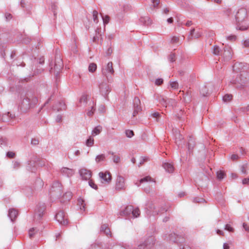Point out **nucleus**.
Instances as JSON below:
<instances>
[{"mask_svg": "<svg viewBox=\"0 0 249 249\" xmlns=\"http://www.w3.org/2000/svg\"><path fill=\"white\" fill-rule=\"evenodd\" d=\"M113 64L109 62L105 68H103L102 72L104 77L103 81L99 85L101 94L107 99V95L111 91V88L108 83H111L113 82L112 76L114 73V70L113 68Z\"/></svg>", "mask_w": 249, "mask_h": 249, "instance_id": "nucleus-1", "label": "nucleus"}, {"mask_svg": "<svg viewBox=\"0 0 249 249\" xmlns=\"http://www.w3.org/2000/svg\"><path fill=\"white\" fill-rule=\"evenodd\" d=\"M37 102V98L32 91L23 90L20 94L18 108L21 112H27L33 107Z\"/></svg>", "mask_w": 249, "mask_h": 249, "instance_id": "nucleus-2", "label": "nucleus"}, {"mask_svg": "<svg viewBox=\"0 0 249 249\" xmlns=\"http://www.w3.org/2000/svg\"><path fill=\"white\" fill-rule=\"evenodd\" d=\"M49 67L50 68V72L52 73L53 71V74L55 75L56 80L57 81L60 71L63 67V62L62 58H61L60 51L58 49H57L55 50V59L53 67L52 60L49 62Z\"/></svg>", "mask_w": 249, "mask_h": 249, "instance_id": "nucleus-3", "label": "nucleus"}, {"mask_svg": "<svg viewBox=\"0 0 249 249\" xmlns=\"http://www.w3.org/2000/svg\"><path fill=\"white\" fill-rule=\"evenodd\" d=\"M236 21L237 22V30L244 31L248 29V27L245 25H241L240 22L245 21L247 18V11L244 8L239 9L236 12L235 16Z\"/></svg>", "mask_w": 249, "mask_h": 249, "instance_id": "nucleus-4", "label": "nucleus"}, {"mask_svg": "<svg viewBox=\"0 0 249 249\" xmlns=\"http://www.w3.org/2000/svg\"><path fill=\"white\" fill-rule=\"evenodd\" d=\"M249 80V73L247 71H243L236 75L234 80V87L241 88L246 86Z\"/></svg>", "mask_w": 249, "mask_h": 249, "instance_id": "nucleus-5", "label": "nucleus"}, {"mask_svg": "<svg viewBox=\"0 0 249 249\" xmlns=\"http://www.w3.org/2000/svg\"><path fill=\"white\" fill-rule=\"evenodd\" d=\"M62 193V185L58 181L53 182L50 190L51 197L59 198Z\"/></svg>", "mask_w": 249, "mask_h": 249, "instance_id": "nucleus-6", "label": "nucleus"}, {"mask_svg": "<svg viewBox=\"0 0 249 249\" xmlns=\"http://www.w3.org/2000/svg\"><path fill=\"white\" fill-rule=\"evenodd\" d=\"M155 242V237L150 236L138 246L137 249H150Z\"/></svg>", "mask_w": 249, "mask_h": 249, "instance_id": "nucleus-7", "label": "nucleus"}, {"mask_svg": "<svg viewBox=\"0 0 249 249\" xmlns=\"http://www.w3.org/2000/svg\"><path fill=\"white\" fill-rule=\"evenodd\" d=\"M164 239L174 243H183L184 239L181 235H178L174 232H171L169 234H165Z\"/></svg>", "mask_w": 249, "mask_h": 249, "instance_id": "nucleus-8", "label": "nucleus"}, {"mask_svg": "<svg viewBox=\"0 0 249 249\" xmlns=\"http://www.w3.org/2000/svg\"><path fill=\"white\" fill-rule=\"evenodd\" d=\"M145 209L147 215L149 217L151 215L155 216L159 214V211H157L152 201H148L146 203Z\"/></svg>", "mask_w": 249, "mask_h": 249, "instance_id": "nucleus-9", "label": "nucleus"}, {"mask_svg": "<svg viewBox=\"0 0 249 249\" xmlns=\"http://www.w3.org/2000/svg\"><path fill=\"white\" fill-rule=\"evenodd\" d=\"M37 164L41 166L45 165L44 160L40 161L39 159L36 157L34 160L28 161V165L27 169L31 172H35L36 170V164Z\"/></svg>", "mask_w": 249, "mask_h": 249, "instance_id": "nucleus-10", "label": "nucleus"}, {"mask_svg": "<svg viewBox=\"0 0 249 249\" xmlns=\"http://www.w3.org/2000/svg\"><path fill=\"white\" fill-rule=\"evenodd\" d=\"M55 218L62 225L66 226L68 224V219L66 218V215L63 211L58 212L55 214Z\"/></svg>", "mask_w": 249, "mask_h": 249, "instance_id": "nucleus-11", "label": "nucleus"}, {"mask_svg": "<svg viewBox=\"0 0 249 249\" xmlns=\"http://www.w3.org/2000/svg\"><path fill=\"white\" fill-rule=\"evenodd\" d=\"M141 101L138 97H135L133 100V117L136 116L137 114L142 110V107L140 106Z\"/></svg>", "mask_w": 249, "mask_h": 249, "instance_id": "nucleus-12", "label": "nucleus"}, {"mask_svg": "<svg viewBox=\"0 0 249 249\" xmlns=\"http://www.w3.org/2000/svg\"><path fill=\"white\" fill-rule=\"evenodd\" d=\"M46 206L44 203H39L37 206L35 217L37 219H40L43 215Z\"/></svg>", "mask_w": 249, "mask_h": 249, "instance_id": "nucleus-13", "label": "nucleus"}, {"mask_svg": "<svg viewBox=\"0 0 249 249\" xmlns=\"http://www.w3.org/2000/svg\"><path fill=\"white\" fill-rule=\"evenodd\" d=\"M125 189L124 179L121 176H118L116 181V189L122 190Z\"/></svg>", "mask_w": 249, "mask_h": 249, "instance_id": "nucleus-14", "label": "nucleus"}, {"mask_svg": "<svg viewBox=\"0 0 249 249\" xmlns=\"http://www.w3.org/2000/svg\"><path fill=\"white\" fill-rule=\"evenodd\" d=\"M133 210V206L132 205H128L120 212V214L122 216L130 217L131 216Z\"/></svg>", "mask_w": 249, "mask_h": 249, "instance_id": "nucleus-15", "label": "nucleus"}, {"mask_svg": "<svg viewBox=\"0 0 249 249\" xmlns=\"http://www.w3.org/2000/svg\"><path fill=\"white\" fill-rule=\"evenodd\" d=\"M99 176L102 180L107 183H109L112 179L110 173L107 171L105 172H100Z\"/></svg>", "mask_w": 249, "mask_h": 249, "instance_id": "nucleus-16", "label": "nucleus"}, {"mask_svg": "<svg viewBox=\"0 0 249 249\" xmlns=\"http://www.w3.org/2000/svg\"><path fill=\"white\" fill-rule=\"evenodd\" d=\"M99 40L101 42L103 41V38L101 34V28L98 27L95 30V35L92 38V41L95 43H98Z\"/></svg>", "mask_w": 249, "mask_h": 249, "instance_id": "nucleus-17", "label": "nucleus"}, {"mask_svg": "<svg viewBox=\"0 0 249 249\" xmlns=\"http://www.w3.org/2000/svg\"><path fill=\"white\" fill-rule=\"evenodd\" d=\"M79 173L82 178L85 180H88L91 177V172L86 169H81Z\"/></svg>", "mask_w": 249, "mask_h": 249, "instance_id": "nucleus-18", "label": "nucleus"}, {"mask_svg": "<svg viewBox=\"0 0 249 249\" xmlns=\"http://www.w3.org/2000/svg\"><path fill=\"white\" fill-rule=\"evenodd\" d=\"M15 114H11L10 112L3 114L1 117V120L4 122H7L15 118Z\"/></svg>", "mask_w": 249, "mask_h": 249, "instance_id": "nucleus-19", "label": "nucleus"}, {"mask_svg": "<svg viewBox=\"0 0 249 249\" xmlns=\"http://www.w3.org/2000/svg\"><path fill=\"white\" fill-rule=\"evenodd\" d=\"M66 106L65 103L63 101H60L59 102L58 105H55L53 106V110H56L57 111H60L63 110H65L66 109Z\"/></svg>", "mask_w": 249, "mask_h": 249, "instance_id": "nucleus-20", "label": "nucleus"}, {"mask_svg": "<svg viewBox=\"0 0 249 249\" xmlns=\"http://www.w3.org/2000/svg\"><path fill=\"white\" fill-rule=\"evenodd\" d=\"M201 36V33L199 32H195V28H193L191 30L189 35L188 36V38L189 40L192 39L193 38H198Z\"/></svg>", "mask_w": 249, "mask_h": 249, "instance_id": "nucleus-21", "label": "nucleus"}, {"mask_svg": "<svg viewBox=\"0 0 249 249\" xmlns=\"http://www.w3.org/2000/svg\"><path fill=\"white\" fill-rule=\"evenodd\" d=\"M232 49L230 47L229 48L227 47L226 46L224 48L223 56L224 57H226L227 59H230L232 57Z\"/></svg>", "mask_w": 249, "mask_h": 249, "instance_id": "nucleus-22", "label": "nucleus"}, {"mask_svg": "<svg viewBox=\"0 0 249 249\" xmlns=\"http://www.w3.org/2000/svg\"><path fill=\"white\" fill-rule=\"evenodd\" d=\"M175 139L176 144L179 146L182 144L184 138L179 132L177 131L175 134Z\"/></svg>", "mask_w": 249, "mask_h": 249, "instance_id": "nucleus-23", "label": "nucleus"}, {"mask_svg": "<svg viewBox=\"0 0 249 249\" xmlns=\"http://www.w3.org/2000/svg\"><path fill=\"white\" fill-rule=\"evenodd\" d=\"M18 214V211L14 209H11L9 210L8 216L11 221L13 222Z\"/></svg>", "mask_w": 249, "mask_h": 249, "instance_id": "nucleus-24", "label": "nucleus"}, {"mask_svg": "<svg viewBox=\"0 0 249 249\" xmlns=\"http://www.w3.org/2000/svg\"><path fill=\"white\" fill-rule=\"evenodd\" d=\"M139 20L141 24L145 26H149L152 23V20L148 17H141Z\"/></svg>", "mask_w": 249, "mask_h": 249, "instance_id": "nucleus-25", "label": "nucleus"}, {"mask_svg": "<svg viewBox=\"0 0 249 249\" xmlns=\"http://www.w3.org/2000/svg\"><path fill=\"white\" fill-rule=\"evenodd\" d=\"M247 66L243 63H234V68H236V71H239L240 72L243 71H246V69Z\"/></svg>", "mask_w": 249, "mask_h": 249, "instance_id": "nucleus-26", "label": "nucleus"}, {"mask_svg": "<svg viewBox=\"0 0 249 249\" xmlns=\"http://www.w3.org/2000/svg\"><path fill=\"white\" fill-rule=\"evenodd\" d=\"M61 172L63 175L66 176L68 177L71 176L73 174V171L72 169L66 167L62 168Z\"/></svg>", "mask_w": 249, "mask_h": 249, "instance_id": "nucleus-27", "label": "nucleus"}, {"mask_svg": "<svg viewBox=\"0 0 249 249\" xmlns=\"http://www.w3.org/2000/svg\"><path fill=\"white\" fill-rule=\"evenodd\" d=\"M163 167L168 173H173L174 170V168L171 163L168 162L163 163L162 164Z\"/></svg>", "mask_w": 249, "mask_h": 249, "instance_id": "nucleus-28", "label": "nucleus"}, {"mask_svg": "<svg viewBox=\"0 0 249 249\" xmlns=\"http://www.w3.org/2000/svg\"><path fill=\"white\" fill-rule=\"evenodd\" d=\"M245 154V150L242 147H239L237 151H236V153H234V160L238 159L241 158V156H243Z\"/></svg>", "mask_w": 249, "mask_h": 249, "instance_id": "nucleus-29", "label": "nucleus"}, {"mask_svg": "<svg viewBox=\"0 0 249 249\" xmlns=\"http://www.w3.org/2000/svg\"><path fill=\"white\" fill-rule=\"evenodd\" d=\"M58 7L57 4L55 1H52L51 6H50V9L53 14L54 18H56V15H57L56 11L58 9Z\"/></svg>", "mask_w": 249, "mask_h": 249, "instance_id": "nucleus-30", "label": "nucleus"}, {"mask_svg": "<svg viewBox=\"0 0 249 249\" xmlns=\"http://www.w3.org/2000/svg\"><path fill=\"white\" fill-rule=\"evenodd\" d=\"M195 142L193 138L190 137L188 142V149L189 153L192 151L195 147Z\"/></svg>", "mask_w": 249, "mask_h": 249, "instance_id": "nucleus-31", "label": "nucleus"}, {"mask_svg": "<svg viewBox=\"0 0 249 249\" xmlns=\"http://www.w3.org/2000/svg\"><path fill=\"white\" fill-rule=\"evenodd\" d=\"M233 98V95L231 94H226L222 97V100L225 103H228L231 102Z\"/></svg>", "mask_w": 249, "mask_h": 249, "instance_id": "nucleus-32", "label": "nucleus"}, {"mask_svg": "<svg viewBox=\"0 0 249 249\" xmlns=\"http://www.w3.org/2000/svg\"><path fill=\"white\" fill-rule=\"evenodd\" d=\"M77 205L79 206L81 210L85 211L86 203L83 199L81 198H78L77 200Z\"/></svg>", "mask_w": 249, "mask_h": 249, "instance_id": "nucleus-33", "label": "nucleus"}, {"mask_svg": "<svg viewBox=\"0 0 249 249\" xmlns=\"http://www.w3.org/2000/svg\"><path fill=\"white\" fill-rule=\"evenodd\" d=\"M72 197V193L71 192H67L63 195L62 199L64 201H70Z\"/></svg>", "mask_w": 249, "mask_h": 249, "instance_id": "nucleus-34", "label": "nucleus"}, {"mask_svg": "<svg viewBox=\"0 0 249 249\" xmlns=\"http://www.w3.org/2000/svg\"><path fill=\"white\" fill-rule=\"evenodd\" d=\"M102 130V127L100 125L95 127L92 131V135L96 136L99 134Z\"/></svg>", "mask_w": 249, "mask_h": 249, "instance_id": "nucleus-35", "label": "nucleus"}, {"mask_svg": "<svg viewBox=\"0 0 249 249\" xmlns=\"http://www.w3.org/2000/svg\"><path fill=\"white\" fill-rule=\"evenodd\" d=\"M200 93L203 96H207L209 94L208 89L206 85L201 88Z\"/></svg>", "mask_w": 249, "mask_h": 249, "instance_id": "nucleus-36", "label": "nucleus"}, {"mask_svg": "<svg viewBox=\"0 0 249 249\" xmlns=\"http://www.w3.org/2000/svg\"><path fill=\"white\" fill-rule=\"evenodd\" d=\"M95 110L94 102H92V105L90 108L88 109L87 114L88 116L90 117L93 115L94 112Z\"/></svg>", "mask_w": 249, "mask_h": 249, "instance_id": "nucleus-37", "label": "nucleus"}, {"mask_svg": "<svg viewBox=\"0 0 249 249\" xmlns=\"http://www.w3.org/2000/svg\"><path fill=\"white\" fill-rule=\"evenodd\" d=\"M23 193L27 196H31L33 193V189L29 186L26 187L23 189Z\"/></svg>", "mask_w": 249, "mask_h": 249, "instance_id": "nucleus-38", "label": "nucleus"}, {"mask_svg": "<svg viewBox=\"0 0 249 249\" xmlns=\"http://www.w3.org/2000/svg\"><path fill=\"white\" fill-rule=\"evenodd\" d=\"M247 167L248 164L247 163L243 164L240 166V171L242 174L246 175L248 174L247 171Z\"/></svg>", "mask_w": 249, "mask_h": 249, "instance_id": "nucleus-39", "label": "nucleus"}, {"mask_svg": "<svg viewBox=\"0 0 249 249\" xmlns=\"http://www.w3.org/2000/svg\"><path fill=\"white\" fill-rule=\"evenodd\" d=\"M140 209L137 207L134 208L133 207V212L132 213L131 216L133 217H137L140 215Z\"/></svg>", "mask_w": 249, "mask_h": 249, "instance_id": "nucleus-40", "label": "nucleus"}, {"mask_svg": "<svg viewBox=\"0 0 249 249\" xmlns=\"http://www.w3.org/2000/svg\"><path fill=\"white\" fill-rule=\"evenodd\" d=\"M94 139L92 136H89L87 140L86 144L87 146L91 147L94 144Z\"/></svg>", "mask_w": 249, "mask_h": 249, "instance_id": "nucleus-41", "label": "nucleus"}, {"mask_svg": "<svg viewBox=\"0 0 249 249\" xmlns=\"http://www.w3.org/2000/svg\"><path fill=\"white\" fill-rule=\"evenodd\" d=\"M97 69V65L94 63L89 64L88 68L89 71L90 72H94Z\"/></svg>", "mask_w": 249, "mask_h": 249, "instance_id": "nucleus-42", "label": "nucleus"}, {"mask_svg": "<svg viewBox=\"0 0 249 249\" xmlns=\"http://www.w3.org/2000/svg\"><path fill=\"white\" fill-rule=\"evenodd\" d=\"M225 176V173L222 171H218L216 172V177L219 180H221Z\"/></svg>", "mask_w": 249, "mask_h": 249, "instance_id": "nucleus-43", "label": "nucleus"}, {"mask_svg": "<svg viewBox=\"0 0 249 249\" xmlns=\"http://www.w3.org/2000/svg\"><path fill=\"white\" fill-rule=\"evenodd\" d=\"M106 159V156L104 154H100L97 155L95 158V161L97 163H99L101 161L105 160Z\"/></svg>", "mask_w": 249, "mask_h": 249, "instance_id": "nucleus-44", "label": "nucleus"}, {"mask_svg": "<svg viewBox=\"0 0 249 249\" xmlns=\"http://www.w3.org/2000/svg\"><path fill=\"white\" fill-rule=\"evenodd\" d=\"M151 116L154 118H155L157 122L160 121V119L161 117L160 114L158 112H155L151 114Z\"/></svg>", "mask_w": 249, "mask_h": 249, "instance_id": "nucleus-45", "label": "nucleus"}, {"mask_svg": "<svg viewBox=\"0 0 249 249\" xmlns=\"http://www.w3.org/2000/svg\"><path fill=\"white\" fill-rule=\"evenodd\" d=\"M148 181H154L153 179L150 176H146L142 178H141L140 180V182L141 183H142L144 182H147Z\"/></svg>", "mask_w": 249, "mask_h": 249, "instance_id": "nucleus-46", "label": "nucleus"}, {"mask_svg": "<svg viewBox=\"0 0 249 249\" xmlns=\"http://www.w3.org/2000/svg\"><path fill=\"white\" fill-rule=\"evenodd\" d=\"M159 102L164 107H166L167 105V100L162 96H160L158 98Z\"/></svg>", "mask_w": 249, "mask_h": 249, "instance_id": "nucleus-47", "label": "nucleus"}, {"mask_svg": "<svg viewBox=\"0 0 249 249\" xmlns=\"http://www.w3.org/2000/svg\"><path fill=\"white\" fill-rule=\"evenodd\" d=\"M98 12L97 11L94 10L92 12V17H93V20L95 23H97L98 22Z\"/></svg>", "mask_w": 249, "mask_h": 249, "instance_id": "nucleus-48", "label": "nucleus"}, {"mask_svg": "<svg viewBox=\"0 0 249 249\" xmlns=\"http://www.w3.org/2000/svg\"><path fill=\"white\" fill-rule=\"evenodd\" d=\"M45 59L43 56L37 59L35 58L33 60L34 63H39V64H43L44 63Z\"/></svg>", "mask_w": 249, "mask_h": 249, "instance_id": "nucleus-49", "label": "nucleus"}, {"mask_svg": "<svg viewBox=\"0 0 249 249\" xmlns=\"http://www.w3.org/2000/svg\"><path fill=\"white\" fill-rule=\"evenodd\" d=\"M125 135L128 138H131L134 135V133L132 130H125Z\"/></svg>", "mask_w": 249, "mask_h": 249, "instance_id": "nucleus-50", "label": "nucleus"}, {"mask_svg": "<svg viewBox=\"0 0 249 249\" xmlns=\"http://www.w3.org/2000/svg\"><path fill=\"white\" fill-rule=\"evenodd\" d=\"M39 143V140L36 138H34L31 139V144L34 146L37 145Z\"/></svg>", "mask_w": 249, "mask_h": 249, "instance_id": "nucleus-51", "label": "nucleus"}, {"mask_svg": "<svg viewBox=\"0 0 249 249\" xmlns=\"http://www.w3.org/2000/svg\"><path fill=\"white\" fill-rule=\"evenodd\" d=\"M87 98L85 95H83L80 98L79 102L81 104L83 103L85 105L87 103Z\"/></svg>", "mask_w": 249, "mask_h": 249, "instance_id": "nucleus-52", "label": "nucleus"}, {"mask_svg": "<svg viewBox=\"0 0 249 249\" xmlns=\"http://www.w3.org/2000/svg\"><path fill=\"white\" fill-rule=\"evenodd\" d=\"M213 53L216 55L219 54V48L217 46H214L213 47Z\"/></svg>", "mask_w": 249, "mask_h": 249, "instance_id": "nucleus-53", "label": "nucleus"}, {"mask_svg": "<svg viewBox=\"0 0 249 249\" xmlns=\"http://www.w3.org/2000/svg\"><path fill=\"white\" fill-rule=\"evenodd\" d=\"M170 86L173 89H178V84L177 81L170 82Z\"/></svg>", "mask_w": 249, "mask_h": 249, "instance_id": "nucleus-54", "label": "nucleus"}, {"mask_svg": "<svg viewBox=\"0 0 249 249\" xmlns=\"http://www.w3.org/2000/svg\"><path fill=\"white\" fill-rule=\"evenodd\" d=\"M168 60L171 62H174L176 60V54L175 53H171L169 57H168Z\"/></svg>", "mask_w": 249, "mask_h": 249, "instance_id": "nucleus-55", "label": "nucleus"}, {"mask_svg": "<svg viewBox=\"0 0 249 249\" xmlns=\"http://www.w3.org/2000/svg\"><path fill=\"white\" fill-rule=\"evenodd\" d=\"M205 200L203 198H200L198 197H195L193 199V202L195 203H202L204 202Z\"/></svg>", "mask_w": 249, "mask_h": 249, "instance_id": "nucleus-56", "label": "nucleus"}, {"mask_svg": "<svg viewBox=\"0 0 249 249\" xmlns=\"http://www.w3.org/2000/svg\"><path fill=\"white\" fill-rule=\"evenodd\" d=\"M179 40V39L178 37L174 36L172 37L170 43H172V44L178 43Z\"/></svg>", "mask_w": 249, "mask_h": 249, "instance_id": "nucleus-57", "label": "nucleus"}, {"mask_svg": "<svg viewBox=\"0 0 249 249\" xmlns=\"http://www.w3.org/2000/svg\"><path fill=\"white\" fill-rule=\"evenodd\" d=\"M224 229L228 231L231 232L233 231V228L231 224H227L225 225Z\"/></svg>", "mask_w": 249, "mask_h": 249, "instance_id": "nucleus-58", "label": "nucleus"}, {"mask_svg": "<svg viewBox=\"0 0 249 249\" xmlns=\"http://www.w3.org/2000/svg\"><path fill=\"white\" fill-rule=\"evenodd\" d=\"M16 65L18 66H20L21 67H24L25 66V63L21 61L20 58H18L17 60V62L16 63Z\"/></svg>", "mask_w": 249, "mask_h": 249, "instance_id": "nucleus-59", "label": "nucleus"}, {"mask_svg": "<svg viewBox=\"0 0 249 249\" xmlns=\"http://www.w3.org/2000/svg\"><path fill=\"white\" fill-rule=\"evenodd\" d=\"M183 115H184V110H182L181 109L179 111V112L177 114V117L179 119H184V117Z\"/></svg>", "mask_w": 249, "mask_h": 249, "instance_id": "nucleus-60", "label": "nucleus"}, {"mask_svg": "<svg viewBox=\"0 0 249 249\" xmlns=\"http://www.w3.org/2000/svg\"><path fill=\"white\" fill-rule=\"evenodd\" d=\"M89 185L92 188L97 190L98 189V187L97 185H96L93 181H92L91 180H90L89 181Z\"/></svg>", "mask_w": 249, "mask_h": 249, "instance_id": "nucleus-61", "label": "nucleus"}, {"mask_svg": "<svg viewBox=\"0 0 249 249\" xmlns=\"http://www.w3.org/2000/svg\"><path fill=\"white\" fill-rule=\"evenodd\" d=\"M113 161L115 163H118L120 161V157L118 155H114Z\"/></svg>", "mask_w": 249, "mask_h": 249, "instance_id": "nucleus-62", "label": "nucleus"}, {"mask_svg": "<svg viewBox=\"0 0 249 249\" xmlns=\"http://www.w3.org/2000/svg\"><path fill=\"white\" fill-rule=\"evenodd\" d=\"M167 211V209L165 206H162L161 208H160L159 210H157V211H159V214H161L164 212H166Z\"/></svg>", "mask_w": 249, "mask_h": 249, "instance_id": "nucleus-63", "label": "nucleus"}, {"mask_svg": "<svg viewBox=\"0 0 249 249\" xmlns=\"http://www.w3.org/2000/svg\"><path fill=\"white\" fill-rule=\"evenodd\" d=\"M103 20L105 25L107 24L109 20V17L107 15L105 16V17H103Z\"/></svg>", "mask_w": 249, "mask_h": 249, "instance_id": "nucleus-64", "label": "nucleus"}]
</instances>
